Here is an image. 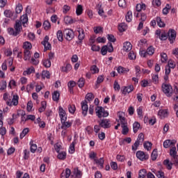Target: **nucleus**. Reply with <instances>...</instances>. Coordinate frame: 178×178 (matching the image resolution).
Wrapping results in <instances>:
<instances>
[{"mask_svg":"<svg viewBox=\"0 0 178 178\" xmlns=\"http://www.w3.org/2000/svg\"><path fill=\"white\" fill-rule=\"evenodd\" d=\"M118 118H120L121 127L122 129V134L124 136H126L129 133V127H127V120L124 117V114L123 113H119Z\"/></svg>","mask_w":178,"mask_h":178,"instance_id":"nucleus-1","label":"nucleus"},{"mask_svg":"<svg viewBox=\"0 0 178 178\" xmlns=\"http://www.w3.org/2000/svg\"><path fill=\"white\" fill-rule=\"evenodd\" d=\"M96 115L99 118H108L109 116V113L105 110L102 106H97L95 108Z\"/></svg>","mask_w":178,"mask_h":178,"instance_id":"nucleus-2","label":"nucleus"},{"mask_svg":"<svg viewBox=\"0 0 178 178\" xmlns=\"http://www.w3.org/2000/svg\"><path fill=\"white\" fill-rule=\"evenodd\" d=\"M63 35L67 41H72L74 38V32L72 29H65L63 31Z\"/></svg>","mask_w":178,"mask_h":178,"instance_id":"nucleus-3","label":"nucleus"},{"mask_svg":"<svg viewBox=\"0 0 178 178\" xmlns=\"http://www.w3.org/2000/svg\"><path fill=\"white\" fill-rule=\"evenodd\" d=\"M167 37L170 44H173L176 41V31L175 29H170L167 33Z\"/></svg>","mask_w":178,"mask_h":178,"instance_id":"nucleus-4","label":"nucleus"},{"mask_svg":"<svg viewBox=\"0 0 178 178\" xmlns=\"http://www.w3.org/2000/svg\"><path fill=\"white\" fill-rule=\"evenodd\" d=\"M18 104H19V95H14L13 96L12 101L10 99H8L6 102V105H8V106H17Z\"/></svg>","mask_w":178,"mask_h":178,"instance_id":"nucleus-5","label":"nucleus"},{"mask_svg":"<svg viewBox=\"0 0 178 178\" xmlns=\"http://www.w3.org/2000/svg\"><path fill=\"white\" fill-rule=\"evenodd\" d=\"M99 124L103 129H110L111 120L108 119H102L100 121H99Z\"/></svg>","mask_w":178,"mask_h":178,"instance_id":"nucleus-6","label":"nucleus"},{"mask_svg":"<svg viewBox=\"0 0 178 178\" xmlns=\"http://www.w3.org/2000/svg\"><path fill=\"white\" fill-rule=\"evenodd\" d=\"M136 157L140 161H147V159L149 158V156L147 154H145L143 151H138L136 152Z\"/></svg>","mask_w":178,"mask_h":178,"instance_id":"nucleus-7","label":"nucleus"},{"mask_svg":"<svg viewBox=\"0 0 178 178\" xmlns=\"http://www.w3.org/2000/svg\"><path fill=\"white\" fill-rule=\"evenodd\" d=\"M58 113L60 119V122H63L64 120H67V115H66V111L63 110L62 106L58 107Z\"/></svg>","mask_w":178,"mask_h":178,"instance_id":"nucleus-8","label":"nucleus"},{"mask_svg":"<svg viewBox=\"0 0 178 178\" xmlns=\"http://www.w3.org/2000/svg\"><path fill=\"white\" fill-rule=\"evenodd\" d=\"M88 102L87 100H83L81 102V109H82V114L83 116H87V112H88Z\"/></svg>","mask_w":178,"mask_h":178,"instance_id":"nucleus-9","label":"nucleus"},{"mask_svg":"<svg viewBox=\"0 0 178 178\" xmlns=\"http://www.w3.org/2000/svg\"><path fill=\"white\" fill-rule=\"evenodd\" d=\"M156 35L159 36V40L161 41H166V39L168 38V34L163 31H156Z\"/></svg>","mask_w":178,"mask_h":178,"instance_id":"nucleus-10","label":"nucleus"},{"mask_svg":"<svg viewBox=\"0 0 178 178\" xmlns=\"http://www.w3.org/2000/svg\"><path fill=\"white\" fill-rule=\"evenodd\" d=\"M79 35H78V40L79 42H76V43L79 44H83V40L86 38V34L84 33V29H79L78 30Z\"/></svg>","mask_w":178,"mask_h":178,"instance_id":"nucleus-11","label":"nucleus"},{"mask_svg":"<svg viewBox=\"0 0 178 178\" xmlns=\"http://www.w3.org/2000/svg\"><path fill=\"white\" fill-rule=\"evenodd\" d=\"M48 41H49V36L46 35L43 41L41 42L42 45H44V49H47V50L51 49V48H52V47L51 46V43L49 42Z\"/></svg>","mask_w":178,"mask_h":178,"instance_id":"nucleus-12","label":"nucleus"},{"mask_svg":"<svg viewBox=\"0 0 178 178\" xmlns=\"http://www.w3.org/2000/svg\"><path fill=\"white\" fill-rule=\"evenodd\" d=\"M158 115L161 119H165L169 116V110L168 109H161L158 112Z\"/></svg>","mask_w":178,"mask_h":178,"instance_id":"nucleus-13","label":"nucleus"},{"mask_svg":"<svg viewBox=\"0 0 178 178\" xmlns=\"http://www.w3.org/2000/svg\"><path fill=\"white\" fill-rule=\"evenodd\" d=\"M71 177L81 178L83 177V172L79 170V168H74L73 175H71Z\"/></svg>","mask_w":178,"mask_h":178,"instance_id":"nucleus-14","label":"nucleus"},{"mask_svg":"<svg viewBox=\"0 0 178 178\" xmlns=\"http://www.w3.org/2000/svg\"><path fill=\"white\" fill-rule=\"evenodd\" d=\"M61 129L63 130H66L67 129H69V127H72V124H73V122L72 121H61Z\"/></svg>","mask_w":178,"mask_h":178,"instance_id":"nucleus-15","label":"nucleus"},{"mask_svg":"<svg viewBox=\"0 0 178 178\" xmlns=\"http://www.w3.org/2000/svg\"><path fill=\"white\" fill-rule=\"evenodd\" d=\"M133 48V45H131V43L130 42H125L124 43L122 49L124 51V52H129V51H131Z\"/></svg>","mask_w":178,"mask_h":178,"instance_id":"nucleus-16","label":"nucleus"},{"mask_svg":"<svg viewBox=\"0 0 178 178\" xmlns=\"http://www.w3.org/2000/svg\"><path fill=\"white\" fill-rule=\"evenodd\" d=\"M35 87V90H42V87L40 85H37L34 83H31L30 84L27 85L26 90H34V88Z\"/></svg>","mask_w":178,"mask_h":178,"instance_id":"nucleus-17","label":"nucleus"},{"mask_svg":"<svg viewBox=\"0 0 178 178\" xmlns=\"http://www.w3.org/2000/svg\"><path fill=\"white\" fill-rule=\"evenodd\" d=\"M176 144V140H166L163 142L164 148H169V147H173Z\"/></svg>","mask_w":178,"mask_h":178,"instance_id":"nucleus-18","label":"nucleus"},{"mask_svg":"<svg viewBox=\"0 0 178 178\" xmlns=\"http://www.w3.org/2000/svg\"><path fill=\"white\" fill-rule=\"evenodd\" d=\"M95 162L96 165L100 166L101 169H104V163H105V160L104 159L103 157L95 159Z\"/></svg>","mask_w":178,"mask_h":178,"instance_id":"nucleus-19","label":"nucleus"},{"mask_svg":"<svg viewBox=\"0 0 178 178\" xmlns=\"http://www.w3.org/2000/svg\"><path fill=\"white\" fill-rule=\"evenodd\" d=\"M30 145V151L32 152V154H35V151H37V144L34 143L33 140H31L29 143Z\"/></svg>","mask_w":178,"mask_h":178,"instance_id":"nucleus-20","label":"nucleus"},{"mask_svg":"<svg viewBox=\"0 0 178 178\" xmlns=\"http://www.w3.org/2000/svg\"><path fill=\"white\" fill-rule=\"evenodd\" d=\"M60 97V93L58 90L54 91L52 94V99L55 102H58V101H59Z\"/></svg>","mask_w":178,"mask_h":178,"instance_id":"nucleus-21","label":"nucleus"},{"mask_svg":"<svg viewBox=\"0 0 178 178\" xmlns=\"http://www.w3.org/2000/svg\"><path fill=\"white\" fill-rule=\"evenodd\" d=\"M15 30H16L19 34H20L21 31H22V22L20 21H16L15 22V25L14 26Z\"/></svg>","mask_w":178,"mask_h":178,"instance_id":"nucleus-22","label":"nucleus"},{"mask_svg":"<svg viewBox=\"0 0 178 178\" xmlns=\"http://www.w3.org/2000/svg\"><path fill=\"white\" fill-rule=\"evenodd\" d=\"M20 20L24 27H26V24L29 22V17L27 14H25L21 16Z\"/></svg>","mask_w":178,"mask_h":178,"instance_id":"nucleus-23","label":"nucleus"},{"mask_svg":"<svg viewBox=\"0 0 178 178\" xmlns=\"http://www.w3.org/2000/svg\"><path fill=\"white\" fill-rule=\"evenodd\" d=\"M147 6L145 3H138L136 6L137 12H141V10H145Z\"/></svg>","mask_w":178,"mask_h":178,"instance_id":"nucleus-24","label":"nucleus"},{"mask_svg":"<svg viewBox=\"0 0 178 178\" xmlns=\"http://www.w3.org/2000/svg\"><path fill=\"white\" fill-rule=\"evenodd\" d=\"M31 58V51L24 50V60H30Z\"/></svg>","mask_w":178,"mask_h":178,"instance_id":"nucleus-25","label":"nucleus"},{"mask_svg":"<svg viewBox=\"0 0 178 178\" xmlns=\"http://www.w3.org/2000/svg\"><path fill=\"white\" fill-rule=\"evenodd\" d=\"M24 51H30L33 48V45L29 42H25L23 44Z\"/></svg>","mask_w":178,"mask_h":178,"instance_id":"nucleus-26","label":"nucleus"},{"mask_svg":"<svg viewBox=\"0 0 178 178\" xmlns=\"http://www.w3.org/2000/svg\"><path fill=\"white\" fill-rule=\"evenodd\" d=\"M47 109V102L45 101L41 102V106L38 109V112L40 113H42V112L45 111Z\"/></svg>","mask_w":178,"mask_h":178,"instance_id":"nucleus-27","label":"nucleus"},{"mask_svg":"<svg viewBox=\"0 0 178 178\" xmlns=\"http://www.w3.org/2000/svg\"><path fill=\"white\" fill-rule=\"evenodd\" d=\"M64 22L65 24H73V23H74V20L73 19V18H72V17L70 16L65 17Z\"/></svg>","mask_w":178,"mask_h":178,"instance_id":"nucleus-28","label":"nucleus"},{"mask_svg":"<svg viewBox=\"0 0 178 178\" xmlns=\"http://www.w3.org/2000/svg\"><path fill=\"white\" fill-rule=\"evenodd\" d=\"M83 6L79 4L77 6H76V15L77 16H81V15H83Z\"/></svg>","mask_w":178,"mask_h":178,"instance_id":"nucleus-29","label":"nucleus"},{"mask_svg":"<svg viewBox=\"0 0 178 178\" xmlns=\"http://www.w3.org/2000/svg\"><path fill=\"white\" fill-rule=\"evenodd\" d=\"M35 72V69L34 67H31L28 68L26 71L23 72L24 76H27L29 74H31L32 73H34Z\"/></svg>","mask_w":178,"mask_h":178,"instance_id":"nucleus-30","label":"nucleus"},{"mask_svg":"<svg viewBox=\"0 0 178 178\" xmlns=\"http://www.w3.org/2000/svg\"><path fill=\"white\" fill-rule=\"evenodd\" d=\"M8 32L10 35H13L14 37H17V35H19L18 32L13 28H8Z\"/></svg>","mask_w":178,"mask_h":178,"instance_id":"nucleus-31","label":"nucleus"},{"mask_svg":"<svg viewBox=\"0 0 178 178\" xmlns=\"http://www.w3.org/2000/svg\"><path fill=\"white\" fill-rule=\"evenodd\" d=\"M140 122H135L133 124V130H134V133H137V131H138V130H140Z\"/></svg>","mask_w":178,"mask_h":178,"instance_id":"nucleus-32","label":"nucleus"},{"mask_svg":"<svg viewBox=\"0 0 178 178\" xmlns=\"http://www.w3.org/2000/svg\"><path fill=\"white\" fill-rule=\"evenodd\" d=\"M66 152H58L57 158L61 161H65L66 159Z\"/></svg>","mask_w":178,"mask_h":178,"instance_id":"nucleus-33","label":"nucleus"},{"mask_svg":"<svg viewBox=\"0 0 178 178\" xmlns=\"http://www.w3.org/2000/svg\"><path fill=\"white\" fill-rule=\"evenodd\" d=\"M29 131H30L29 128H24L19 135V138H21V140H22V138H24V137H26V135L29 134Z\"/></svg>","mask_w":178,"mask_h":178,"instance_id":"nucleus-34","label":"nucleus"},{"mask_svg":"<svg viewBox=\"0 0 178 178\" xmlns=\"http://www.w3.org/2000/svg\"><path fill=\"white\" fill-rule=\"evenodd\" d=\"M154 52H155V49H154V47L150 46L147 48L146 52L143 51V54H147V55H154Z\"/></svg>","mask_w":178,"mask_h":178,"instance_id":"nucleus-35","label":"nucleus"},{"mask_svg":"<svg viewBox=\"0 0 178 178\" xmlns=\"http://www.w3.org/2000/svg\"><path fill=\"white\" fill-rule=\"evenodd\" d=\"M125 17L127 22L130 23L133 19V13L131 11H128Z\"/></svg>","mask_w":178,"mask_h":178,"instance_id":"nucleus-36","label":"nucleus"},{"mask_svg":"<svg viewBox=\"0 0 178 178\" xmlns=\"http://www.w3.org/2000/svg\"><path fill=\"white\" fill-rule=\"evenodd\" d=\"M145 176H147V170H140L138 173V178H145Z\"/></svg>","mask_w":178,"mask_h":178,"instance_id":"nucleus-37","label":"nucleus"},{"mask_svg":"<svg viewBox=\"0 0 178 178\" xmlns=\"http://www.w3.org/2000/svg\"><path fill=\"white\" fill-rule=\"evenodd\" d=\"M56 35H57V38H58V41L62 42V41H63V36H64L62 31H60V30L58 31L56 33Z\"/></svg>","mask_w":178,"mask_h":178,"instance_id":"nucleus-38","label":"nucleus"},{"mask_svg":"<svg viewBox=\"0 0 178 178\" xmlns=\"http://www.w3.org/2000/svg\"><path fill=\"white\" fill-rule=\"evenodd\" d=\"M90 72H92V74H96L97 73H99V69L94 65L90 67Z\"/></svg>","mask_w":178,"mask_h":178,"instance_id":"nucleus-39","label":"nucleus"},{"mask_svg":"<svg viewBox=\"0 0 178 178\" xmlns=\"http://www.w3.org/2000/svg\"><path fill=\"white\" fill-rule=\"evenodd\" d=\"M161 60L162 63H165V62H168V54H166V53L161 54Z\"/></svg>","mask_w":178,"mask_h":178,"instance_id":"nucleus-40","label":"nucleus"},{"mask_svg":"<svg viewBox=\"0 0 178 178\" xmlns=\"http://www.w3.org/2000/svg\"><path fill=\"white\" fill-rule=\"evenodd\" d=\"M23 153H24L23 159L25 161H27V159H29V158H30V151L29 149H26L24 150Z\"/></svg>","mask_w":178,"mask_h":178,"instance_id":"nucleus-41","label":"nucleus"},{"mask_svg":"<svg viewBox=\"0 0 178 178\" xmlns=\"http://www.w3.org/2000/svg\"><path fill=\"white\" fill-rule=\"evenodd\" d=\"M85 83H86V80L84 79V78H80L77 83L79 88H83V87H84Z\"/></svg>","mask_w":178,"mask_h":178,"instance_id":"nucleus-42","label":"nucleus"},{"mask_svg":"<svg viewBox=\"0 0 178 178\" xmlns=\"http://www.w3.org/2000/svg\"><path fill=\"white\" fill-rule=\"evenodd\" d=\"M42 79H51V74L49 71H43L42 72Z\"/></svg>","mask_w":178,"mask_h":178,"instance_id":"nucleus-43","label":"nucleus"},{"mask_svg":"<svg viewBox=\"0 0 178 178\" xmlns=\"http://www.w3.org/2000/svg\"><path fill=\"white\" fill-rule=\"evenodd\" d=\"M156 22L159 26L160 27H165V22H162V19L160 17H156Z\"/></svg>","mask_w":178,"mask_h":178,"instance_id":"nucleus-44","label":"nucleus"},{"mask_svg":"<svg viewBox=\"0 0 178 178\" xmlns=\"http://www.w3.org/2000/svg\"><path fill=\"white\" fill-rule=\"evenodd\" d=\"M43 28L44 29V30H49V29H51V23L49 22V21H44L43 23Z\"/></svg>","mask_w":178,"mask_h":178,"instance_id":"nucleus-45","label":"nucleus"},{"mask_svg":"<svg viewBox=\"0 0 178 178\" xmlns=\"http://www.w3.org/2000/svg\"><path fill=\"white\" fill-rule=\"evenodd\" d=\"M128 58L131 60H134V59H136V55L135 52L134 51H131L129 52V54H128Z\"/></svg>","mask_w":178,"mask_h":178,"instance_id":"nucleus-46","label":"nucleus"},{"mask_svg":"<svg viewBox=\"0 0 178 178\" xmlns=\"http://www.w3.org/2000/svg\"><path fill=\"white\" fill-rule=\"evenodd\" d=\"M15 118H16V115L13 114L12 118H8L7 120L8 124H9V126H12V124H13L15 123Z\"/></svg>","mask_w":178,"mask_h":178,"instance_id":"nucleus-47","label":"nucleus"},{"mask_svg":"<svg viewBox=\"0 0 178 178\" xmlns=\"http://www.w3.org/2000/svg\"><path fill=\"white\" fill-rule=\"evenodd\" d=\"M163 92L167 97H172V95H173V90H163Z\"/></svg>","mask_w":178,"mask_h":178,"instance_id":"nucleus-48","label":"nucleus"},{"mask_svg":"<svg viewBox=\"0 0 178 178\" xmlns=\"http://www.w3.org/2000/svg\"><path fill=\"white\" fill-rule=\"evenodd\" d=\"M143 147L144 148H145V149H147V151H149V149H151L152 147V143H151L150 142L145 143L143 144Z\"/></svg>","mask_w":178,"mask_h":178,"instance_id":"nucleus-49","label":"nucleus"},{"mask_svg":"<svg viewBox=\"0 0 178 178\" xmlns=\"http://www.w3.org/2000/svg\"><path fill=\"white\" fill-rule=\"evenodd\" d=\"M4 16H6V17H12V16H13V12L10 10H6L4 11Z\"/></svg>","mask_w":178,"mask_h":178,"instance_id":"nucleus-50","label":"nucleus"},{"mask_svg":"<svg viewBox=\"0 0 178 178\" xmlns=\"http://www.w3.org/2000/svg\"><path fill=\"white\" fill-rule=\"evenodd\" d=\"M170 155L173 158V156H176L177 155V151H176V147H172L170 150Z\"/></svg>","mask_w":178,"mask_h":178,"instance_id":"nucleus-51","label":"nucleus"},{"mask_svg":"<svg viewBox=\"0 0 178 178\" xmlns=\"http://www.w3.org/2000/svg\"><path fill=\"white\" fill-rule=\"evenodd\" d=\"M22 10H23V6L19 3L15 8V12L16 13L19 14V13H22Z\"/></svg>","mask_w":178,"mask_h":178,"instance_id":"nucleus-52","label":"nucleus"},{"mask_svg":"<svg viewBox=\"0 0 178 178\" xmlns=\"http://www.w3.org/2000/svg\"><path fill=\"white\" fill-rule=\"evenodd\" d=\"M68 111L70 113H74L76 112V106L74 104L70 105L68 106Z\"/></svg>","mask_w":178,"mask_h":178,"instance_id":"nucleus-53","label":"nucleus"},{"mask_svg":"<svg viewBox=\"0 0 178 178\" xmlns=\"http://www.w3.org/2000/svg\"><path fill=\"white\" fill-rule=\"evenodd\" d=\"M135 70H136V76L140 77V74H141V69H140V66L136 65L135 66Z\"/></svg>","mask_w":178,"mask_h":178,"instance_id":"nucleus-54","label":"nucleus"},{"mask_svg":"<svg viewBox=\"0 0 178 178\" xmlns=\"http://www.w3.org/2000/svg\"><path fill=\"white\" fill-rule=\"evenodd\" d=\"M51 60L46 59L43 60V65L44 67H51Z\"/></svg>","mask_w":178,"mask_h":178,"instance_id":"nucleus-55","label":"nucleus"},{"mask_svg":"<svg viewBox=\"0 0 178 178\" xmlns=\"http://www.w3.org/2000/svg\"><path fill=\"white\" fill-rule=\"evenodd\" d=\"M118 30L121 33H122V31H126V25L124 24H123V23L120 24L118 25Z\"/></svg>","mask_w":178,"mask_h":178,"instance_id":"nucleus-56","label":"nucleus"},{"mask_svg":"<svg viewBox=\"0 0 178 178\" xmlns=\"http://www.w3.org/2000/svg\"><path fill=\"white\" fill-rule=\"evenodd\" d=\"M151 158L153 161H156V158H158V152L156 150H153Z\"/></svg>","mask_w":178,"mask_h":178,"instance_id":"nucleus-57","label":"nucleus"},{"mask_svg":"<svg viewBox=\"0 0 178 178\" xmlns=\"http://www.w3.org/2000/svg\"><path fill=\"white\" fill-rule=\"evenodd\" d=\"M16 87V81L13 79L10 80L8 83V88H15Z\"/></svg>","mask_w":178,"mask_h":178,"instance_id":"nucleus-58","label":"nucleus"},{"mask_svg":"<svg viewBox=\"0 0 178 178\" xmlns=\"http://www.w3.org/2000/svg\"><path fill=\"white\" fill-rule=\"evenodd\" d=\"M70 9H71L70 6L67 5H64L63 6V13H64V15H66V13H67V12H69Z\"/></svg>","mask_w":178,"mask_h":178,"instance_id":"nucleus-59","label":"nucleus"},{"mask_svg":"<svg viewBox=\"0 0 178 178\" xmlns=\"http://www.w3.org/2000/svg\"><path fill=\"white\" fill-rule=\"evenodd\" d=\"M156 176L158 178H165V172H163L161 170H159L156 172Z\"/></svg>","mask_w":178,"mask_h":178,"instance_id":"nucleus-60","label":"nucleus"},{"mask_svg":"<svg viewBox=\"0 0 178 178\" xmlns=\"http://www.w3.org/2000/svg\"><path fill=\"white\" fill-rule=\"evenodd\" d=\"M163 90H172V86L169 83H163L162 85Z\"/></svg>","mask_w":178,"mask_h":178,"instance_id":"nucleus-61","label":"nucleus"},{"mask_svg":"<svg viewBox=\"0 0 178 178\" xmlns=\"http://www.w3.org/2000/svg\"><path fill=\"white\" fill-rule=\"evenodd\" d=\"M102 55L105 56L108 52V46L105 45L102 47L101 49Z\"/></svg>","mask_w":178,"mask_h":178,"instance_id":"nucleus-62","label":"nucleus"},{"mask_svg":"<svg viewBox=\"0 0 178 178\" xmlns=\"http://www.w3.org/2000/svg\"><path fill=\"white\" fill-rule=\"evenodd\" d=\"M64 173H65V178H70V175H72V170H70L69 168H66Z\"/></svg>","mask_w":178,"mask_h":178,"instance_id":"nucleus-63","label":"nucleus"},{"mask_svg":"<svg viewBox=\"0 0 178 178\" xmlns=\"http://www.w3.org/2000/svg\"><path fill=\"white\" fill-rule=\"evenodd\" d=\"M172 162L176 166H178V155L174 156L172 159Z\"/></svg>","mask_w":178,"mask_h":178,"instance_id":"nucleus-64","label":"nucleus"}]
</instances>
